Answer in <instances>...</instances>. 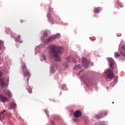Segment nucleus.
Wrapping results in <instances>:
<instances>
[{"label":"nucleus","mask_w":125,"mask_h":125,"mask_svg":"<svg viewBox=\"0 0 125 125\" xmlns=\"http://www.w3.org/2000/svg\"><path fill=\"white\" fill-rule=\"evenodd\" d=\"M49 48L50 49L51 58H53L55 61H61L59 54L63 52V47L55 45H50L49 46Z\"/></svg>","instance_id":"nucleus-1"},{"label":"nucleus","mask_w":125,"mask_h":125,"mask_svg":"<svg viewBox=\"0 0 125 125\" xmlns=\"http://www.w3.org/2000/svg\"><path fill=\"white\" fill-rule=\"evenodd\" d=\"M119 52L120 53L118 52L114 53V56L115 58H119L121 55L125 57V45H123L121 49L120 48H119Z\"/></svg>","instance_id":"nucleus-2"},{"label":"nucleus","mask_w":125,"mask_h":125,"mask_svg":"<svg viewBox=\"0 0 125 125\" xmlns=\"http://www.w3.org/2000/svg\"><path fill=\"white\" fill-rule=\"evenodd\" d=\"M105 75L107 79H113L114 78V73L110 69H107L105 71Z\"/></svg>","instance_id":"nucleus-3"},{"label":"nucleus","mask_w":125,"mask_h":125,"mask_svg":"<svg viewBox=\"0 0 125 125\" xmlns=\"http://www.w3.org/2000/svg\"><path fill=\"white\" fill-rule=\"evenodd\" d=\"M22 69L24 72L23 76H24V77L28 76V77L30 78V77H31V74H30V72H29V70L27 69L26 64H23L22 65Z\"/></svg>","instance_id":"nucleus-4"},{"label":"nucleus","mask_w":125,"mask_h":125,"mask_svg":"<svg viewBox=\"0 0 125 125\" xmlns=\"http://www.w3.org/2000/svg\"><path fill=\"white\" fill-rule=\"evenodd\" d=\"M106 116H107V112L104 111L100 112L98 114H96L95 117L96 119H101V118L106 117Z\"/></svg>","instance_id":"nucleus-5"},{"label":"nucleus","mask_w":125,"mask_h":125,"mask_svg":"<svg viewBox=\"0 0 125 125\" xmlns=\"http://www.w3.org/2000/svg\"><path fill=\"white\" fill-rule=\"evenodd\" d=\"M89 64V63L88 62V61L86 60V58H83L82 66H83L84 68H85V69H86L88 67Z\"/></svg>","instance_id":"nucleus-6"},{"label":"nucleus","mask_w":125,"mask_h":125,"mask_svg":"<svg viewBox=\"0 0 125 125\" xmlns=\"http://www.w3.org/2000/svg\"><path fill=\"white\" fill-rule=\"evenodd\" d=\"M0 83L1 87H6L7 84L5 83V80L4 78H1L0 79Z\"/></svg>","instance_id":"nucleus-7"},{"label":"nucleus","mask_w":125,"mask_h":125,"mask_svg":"<svg viewBox=\"0 0 125 125\" xmlns=\"http://www.w3.org/2000/svg\"><path fill=\"white\" fill-rule=\"evenodd\" d=\"M85 83L88 86H90V85H92V81L91 79H87L85 81Z\"/></svg>","instance_id":"nucleus-8"},{"label":"nucleus","mask_w":125,"mask_h":125,"mask_svg":"<svg viewBox=\"0 0 125 125\" xmlns=\"http://www.w3.org/2000/svg\"><path fill=\"white\" fill-rule=\"evenodd\" d=\"M108 62L109 63L110 67L111 69H113L114 67V60L112 58H108Z\"/></svg>","instance_id":"nucleus-9"},{"label":"nucleus","mask_w":125,"mask_h":125,"mask_svg":"<svg viewBox=\"0 0 125 125\" xmlns=\"http://www.w3.org/2000/svg\"><path fill=\"white\" fill-rule=\"evenodd\" d=\"M81 116H82V112H81V111H80L79 110H77L74 113V116L75 118H79V117H81Z\"/></svg>","instance_id":"nucleus-10"},{"label":"nucleus","mask_w":125,"mask_h":125,"mask_svg":"<svg viewBox=\"0 0 125 125\" xmlns=\"http://www.w3.org/2000/svg\"><path fill=\"white\" fill-rule=\"evenodd\" d=\"M0 98L3 102H5L6 101H8V98L3 95H0Z\"/></svg>","instance_id":"nucleus-11"},{"label":"nucleus","mask_w":125,"mask_h":125,"mask_svg":"<svg viewBox=\"0 0 125 125\" xmlns=\"http://www.w3.org/2000/svg\"><path fill=\"white\" fill-rule=\"evenodd\" d=\"M56 37L55 36H52L51 37H49L46 40V42H50L53 41V40H55Z\"/></svg>","instance_id":"nucleus-12"},{"label":"nucleus","mask_w":125,"mask_h":125,"mask_svg":"<svg viewBox=\"0 0 125 125\" xmlns=\"http://www.w3.org/2000/svg\"><path fill=\"white\" fill-rule=\"evenodd\" d=\"M100 10H101V8L100 7H98L94 9V13H99Z\"/></svg>","instance_id":"nucleus-13"},{"label":"nucleus","mask_w":125,"mask_h":125,"mask_svg":"<svg viewBox=\"0 0 125 125\" xmlns=\"http://www.w3.org/2000/svg\"><path fill=\"white\" fill-rule=\"evenodd\" d=\"M5 94H6V95H8V97H11V96H12L11 92H10L9 90L6 91L5 92Z\"/></svg>","instance_id":"nucleus-14"},{"label":"nucleus","mask_w":125,"mask_h":125,"mask_svg":"<svg viewBox=\"0 0 125 125\" xmlns=\"http://www.w3.org/2000/svg\"><path fill=\"white\" fill-rule=\"evenodd\" d=\"M10 105L11 108H12L13 109H15V108H16V104H15V103H12Z\"/></svg>","instance_id":"nucleus-15"},{"label":"nucleus","mask_w":125,"mask_h":125,"mask_svg":"<svg viewBox=\"0 0 125 125\" xmlns=\"http://www.w3.org/2000/svg\"><path fill=\"white\" fill-rule=\"evenodd\" d=\"M16 42H20V35H19L18 37L15 39Z\"/></svg>","instance_id":"nucleus-16"},{"label":"nucleus","mask_w":125,"mask_h":125,"mask_svg":"<svg viewBox=\"0 0 125 125\" xmlns=\"http://www.w3.org/2000/svg\"><path fill=\"white\" fill-rule=\"evenodd\" d=\"M47 17L48 20L49 21H50V22H51V21H52V17H51V16H50V15H49V14L47 15Z\"/></svg>","instance_id":"nucleus-17"},{"label":"nucleus","mask_w":125,"mask_h":125,"mask_svg":"<svg viewBox=\"0 0 125 125\" xmlns=\"http://www.w3.org/2000/svg\"><path fill=\"white\" fill-rule=\"evenodd\" d=\"M81 68H82V66L81 65V64H78L75 67V69H76V70H80Z\"/></svg>","instance_id":"nucleus-18"},{"label":"nucleus","mask_w":125,"mask_h":125,"mask_svg":"<svg viewBox=\"0 0 125 125\" xmlns=\"http://www.w3.org/2000/svg\"><path fill=\"white\" fill-rule=\"evenodd\" d=\"M42 58H43V60H46V56H45V55H43Z\"/></svg>","instance_id":"nucleus-19"},{"label":"nucleus","mask_w":125,"mask_h":125,"mask_svg":"<svg viewBox=\"0 0 125 125\" xmlns=\"http://www.w3.org/2000/svg\"><path fill=\"white\" fill-rule=\"evenodd\" d=\"M72 61L74 63H77V61L76 59H75L74 58L72 59Z\"/></svg>","instance_id":"nucleus-20"},{"label":"nucleus","mask_w":125,"mask_h":125,"mask_svg":"<svg viewBox=\"0 0 125 125\" xmlns=\"http://www.w3.org/2000/svg\"><path fill=\"white\" fill-rule=\"evenodd\" d=\"M28 92H29V93H32V88H29L28 89Z\"/></svg>","instance_id":"nucleus-21"},{"label":"nucleus","mask_w":125,"mask_h":125,"mask_svg":"<svg viewBox=\"0 0 125 125\" xmlns=\"http://www.w3.org/2000/svg\"><path fill=\"white\" fill-rule=\"evenodd\" d=\"M5 112H6V110H4L2 111V112L1 113V115H3V114H4L5 113Z\"/></svg>","instance_id":"nucleus-22"},{"label":"nucleus","mask_w":125,"mask_h":125,"mask_svg":"<svg viewBox=\"0 0 125 125\" xmlns=\"http://www.w3.org/2000/svg\"><path fill=\"white\" fill-rule=\"evenodd\" d=\"M101 125H106V123L105 122H102L101 124Z\"/></svg>","instance_id":"nucleus-23"},{"label":"nucleus","mask_w":125,"mask_h":125,"mask_svg":"<svg viewBox=\"0 0 125 125\" xmlns=\"http://www.w3.org/2000/svg\"><path fill=\"white\" fill-rule=\"evenodd\" d=\"M43 36L44 37H47V33L46 32L44 33Z\"/></svg>","instance_id":"nucleus-24"},{"label":"nucleus","mask_w":125,"mask_h":125,"mask_svg":"<svg viewBox=\"0 0 125 125\" xmlns=\"http://www.w3.org/2000/svg\"><path fill=\"white\" fill-rule=\"evenodd\" d=\"M70 57L67 58V60H66L67 62H70Z\"/></svg>","instance_id":"nucleus-25"},{"label":"nucleus","mask_w":125,"mask_h":125,"mask_svg":"<svg viewBox=\"0 0 125 125\" xmlns=\"http://www.w3.org/2000/svg\"><path fill=\"white\" fill-rule=\"evenodd\" d=\"M1 116H2V114H1V113H0V121H2Z\"/></svg>","instance_id":"nucleus-26"},{"label":"nucleus","mask_w":125,"mask_h":125,"mask_svg":"<svg viewBox=\"0 0 125 125\" xmlns=\"http://www.w3.org/2000/svg\"><path fill=\"white\" fill-rule=\"evenodd\" d=\"M3 43V41L0 40V44H2Z\"/></svg>","instance_id":"nucleus-27"},{"label":"nucleus","mask_w":125,"mask_h":125,"mask_svg":"<svg viewBox=\"0 0 125 125\" xmlns=\"http://www.w3.org/2000/svg\"><path fill=\"white\" fill-rule=\"evenodd\" d=\"M2 76V72L1 71H0V77H1Z\"/></svg>","instance_id":"nucleus-28"},{"label":"nucleus","mask_w":125,"mask_h":125,"mask_svg":"<svg viewBox=\"0 0 125 125\" xmlns=\"http://www.w3.org/2000/svg\"><path fill=\"white\" fill-rule=\"evenodd\" d=\"M64 67H65V68H67L68 67V64H65L64 65Z\"/></svg>","instance_id":"nucleus-29"},{"label":"nucleus","mask_w":125,"mask_h":125,"mask_svg":"<svg viewBox=\"0 0 125 125\" xmlns=\"http://www.w3.org/2000/svg\"><path fill=\"white\" fill-rule=\"evenodd\" d=\"M8 83L9 82V79H8V81H7Z\"/></svg>","instance_id":"nucleus-30"},{"label":"nucleus","mask_w":125,"mask_h":125,"mask_svg":"<svg viewBox=\"0 0 125 125\" xmlns=\"http://www.w3.org/2000/svg\"><path fill=\"white\" fill-rule=\"evenodd\" d=\"M20 42L21 43V42H22V41H21Z\"/></svg>","instance_id":"nucleus-31"},{"label":"nucleus","mask_w":125,"mask_h":125,"mask_svg":"<svg viewBox=\"0 0 125 125\" xmlns=\"http://www.w3.org/2000/svg\"><path fill=\"white\" fill-rule=\"evenodd\" d=\"M0 48H1V46H0Z\"/></svg>","instance_id":"nucleus-32"},{"label":"nucleus","mask_w":125,"mask_h":125,"mask_svg":"<svg viewBox=\"0 0 125 125\" xmlns=\"http://www.w3.org/2000/svg\"><path fill=\"white\" fill-rule=\"evenodd\" d=\"M101 41H102V39H101Z\"/></svg>","instance_id":"nucleus-33"}]
</instances>
